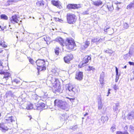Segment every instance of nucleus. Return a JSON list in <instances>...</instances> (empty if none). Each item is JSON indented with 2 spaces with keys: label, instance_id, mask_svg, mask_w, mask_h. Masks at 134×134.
<instances>
[{
  "label": "nucleus",
  "instance_id": "10",
  "mask_svg": "<svg viewBox=\"0 0 134 134\" xmlns=\"http://www.w3.org/2000/svg\"><path fill=\"white\" fill-rule=\"evenodd\" d=\"M0 74L4 75L3 79H5L6 80H8L11 76V74L9 72L6 70L3 71L2 69H0Z\"/></svg>",
  "mask_w": 134,
  "mask_h": 134
},
{
  "label": "nucleus",
  "instance_id": "32",
  "mask_svg": "<svg viewBox=\"0 0 134 134\" xmlns=\"http://www.w3.org/2000/svg\"><path fill=\"white\" fill-rule=\"evenodd\" d=\"M110 28V27L109 26H105L104 29V31L107 32L108 31L107 30Z\"/></svg>",
  "mask_w": 134,
  "mask_h": 134
},
{
  "label": "nucleus",
  "instance_id": "17",
  "mask_svg": "<svg viewBox=\"0 0 134 134\" xmlns=\"http://www.w3.org/2000/svg\"><path fill=\"white\" fill-rule=\"evenodd\" d=\"M102 3V1L100 0L96 1L93 2V4L96 6H99L101 5Z\"/></svg>",
  "mask_w": 134,
  "mask_h": 134
},
{
  "label": "nucleus",
  "instance_id": "29",
  "mask_svg": "<svg viewBox=\"0 0 134 134\" xmlns=\"http://www.w3.org/2000/svg\"><path fill=\"white\" fill-rule=\"evenodd\" d=\"M116 134H129V133L126 131L122 132L121 131H118L116 132Z\"/></svg>",
  "mask_w": 134,
  "mask_h": 134
},
{
  "label": "nucleus",
  "instance_id": "23",
  "mask_svg": "<svg viewBox=\"0 0 134 134\" xmlns=\"http://www.w3.org/2000/svg\"><path fill=\"white\" fill-rule=\"evenodd\" d=\"M95 70V68L93 66L90 65L88 66L87 68L86 69V70L88 72H90L91 71H94Z\"/></svg>",
  "mask_w": 134,
  "mask_h": 134
},
{
  "label": "nucleus",
  "instance_id": "34",
  "mask_svg": "<svg viewBox=\"0 0 134 134\" xmlns=\"http://www.w3.org/2000/svg\"><path fill=\"white\" fill-rule=\"evenodd\" d=\"M113 88L115 90H116L118 89V86L117 85L115 84L113 86Z\"/></svg>",
  "mask_w": 134,
  "mask_h": 134
},
{
  "label": "nucleus",
  "instance_id": "51",
  "mask_svg": "<svg viewBox=\"0 0 134 134\" xmlns=\"http://www.w3.org/2000/svg\"><path fill=\"white\" fill-rule=\"evenodd\" d=\"M133 74H134V71H133Z\"/></svg>",
  "mask_w": 134,
  "mask_h": 134
},
{
  "label": "nucleus",
  "instance_id": "36",
  "mask_svg": "<svg viewBox=\"0 0 134 134\" xmlns=\"http://www.w3.org/2000/svg\"><path fill=\"white\" fill-rule=\"evenodd\" d=\"M106 119V120H105V121L108 120V118L107 117L102 116V120H104V119Z\"/></svg>",
  "mask_w": 134,
  "mask_h": 134
},
{
  "label": "nucleus",
  "instance_id": "42",
  "mask_svg": "<svg viewBox=\"0 0 134 134\" xmlns=\"http://www.w3.org/2000/svg\"><path fill=\"white\" fill-rule=\"evenodd\" d=\"M2 63L1 61L0 60V67H1L2 68H3V66H2Z\"/></svg>",
  "mask_w": 134,
  "mask_h": 134
},
{
  "label": "nucleus",
  "instance_id": "3",
  "mask_svg": "<svg viewBox=\"0 0 134 134\" xmlns=\"http://www.w3.org/2000/svg\"><path fill=\"white\" fill-rule=\"evenodd\" d=\"M54 106L63 109H65L67 108V103L62 100L55 99L54 101Z\"/></svg>",
  "mask_w": 134,
  "mask_h": 134
},
{
  "label": "nucleus",
  "instance_id": "14",
  "mask_svg": "<svg viewBox=\"0 0 134 134\" xmlns=\"http://www.w3.org/2000/svg\"><path fill=\"white\" fill-rule=\"evenodd\" d=\"M90 42L89 41L86 40L84 43L83 44L81 45L80 47V49L81 51L85 50L90 45Z\"/></svg>",
  "mask_w": 134,
  "mask_h": 134
},
{
  "label": "nucleus",
  "instance_id": "48",
  "mask_svg": "<svg viewBox=\"0 0 134 134\" xmlns=\"http://www.w3.org/2000/svg\"><path fill=\"white\" fill-rule=\"evenodd\" d=\"M129 116H131V115H132V114H129L128 115Z\"/></svg>",
  "mask_w": 134,
  "mask_h": 134
},
{
  "label": "nucleus",
  "instance_id": "40",
  "mask_svg": "<svg viewBox=\"0 0 134 134\" xmlns=\"http://www.w3.org/2000/svg\"><path fill=\"white\" fill-rule=\"evenodd\" d=\"M67 98L68 99H69L71 101H73L75 99V98H69V97H67Z\"/></svg>",
  "mask_w": 134,
  "mask_h": 134
},
{
  "label": "nucleus",
  "instance_id": "20",
  "mask_svg": "<svg viewBox=\"0 0 134 134\" xmlns=\"http://www.w3.org/2000/svg\"><path fill=\"white\" fill-rule=\"evenodd\" d=\"M54 52L56 55H58L59 53L61 52L60 48L58 46H56L54 48Z\"/></svg>",
  "mask_w": 134,
  "mask_h": 134
},
{
  "label": "nucleus",
  "instance_id": "27",
  "mask_svg": "<svg viewBox=\"0 0 134 134\" xmlns=\"http://www.w3.org/2000/svg\"><path fill=\"white\" fill-rule=\"evenodd\" d=\"M33 104L31 103L27 104V105L26 108L27 109L29 110L33 108Z\"/></svg>",
  "mask_w": 134,
  "mask_h": 134
},
{
  "label": "nucleus",
  "instance_id": "13",
  "mask_svg": "<svg viewBox=\"0 0 134 134\" xmlns=\"http://www.w3.org/2000/svg\"><path fill=\"white\" fill-rule=\"evenodd\" d=\"M19 18L17 15L15 14L12 16L10 19V22L12 23H17L19 21Z\"/></svg>",
  "mask_w": 134,
  "mask_h": 134
},
{
  "label": "nucleus",
  "instance_id": "12",
  "mask_svg": "<svg viewBox=\"0 0 134 134\" xmlns=\"http://www.w3.org/2000/svg\"><path fill=\"white\" fill-rule=\"evenodd\" d=\"M83 72L82 71L76 72L75 74V78L77 80L79 81H81L83 79Z\"/></svg>",
  "mask_w": 134,
  "mask_h": 134
},
{
  "label": "nucleus",
  "instance_id": "38",
  "mask_svg": "<svg viewBox=\"0 0 134 134\" xmlns=\"http://www.w3.org/2000/svg\"><path fill=\"white\" fill-rule=\"evenodd\" d=\"M128 63L131 65H134V63L133 62H129Z\"/></svg>",
  "mask_w": 134,
  "mask_h": 134
},
{
  "label": "nucleus",
  "instance_id": "5",
  "mask_svg": "<svg viewBox=\"0 0 134 134\" xmlns=\"http://www.w3.org/2000/svg\"><path fill=\"white\" fill-rule=\"evenodd\" d=\"M36 63L38 67L37 69L38 71H44L46 69V67L44 66L45 61L44 60L38 59L36 61Z\"/></svg>",
  "mask_w": 134,
  "mask_h": 134
},
{
  "label": "nucleus",
  "instance_id": "22",
  "mask_svg": "<svg viewBox=\"0 0 134 134\" xmlns=\"http://www.w3.org/2000/svg\"><path fill=\"white\" fill-rule=\"evenodd\" d=\"M80 91L79 88L78 87L74 86L72 91L74 93H76L79 92Z\"/></svg>",
  "mask_w": 134,
  "mask_h": 134
},
{
  "label": "nucleus",
  "instance_id": "50",
  "mask_svg": "<svg viewBox=\"0 0 134 134\" xmlns=\"http://www.w3.org/2000/svg\"><path fill=\"white\" fill-rule=\"evenodd\" d=\"M125 127H126V129H127V128H128V127H127V126H125Z\"/></svg>",
  "mask_w": 134,
  "mask_h": 134
},
{
  "label": "nucleus",
  "instance_id": "9",
  "mask_svg": "<svg viewBox=\"0 0 134 134\" xmlns=\"http://www.w3.org/2000/svg\"><path fill=\"white\" fill-rule=\"evenodd\" d=\"M81 4H69L66 6V8L68 9H78L81 7Z\"/></svg>",
  "mask_w": 134,
  "mask_h": 134
},
{
  "label": "nucleus",
  "instance_id": "1",
  "mask_svg": "<svg viewBox=\"0 0 134 134\" xmlns=\"http://www.w3.org/2000/svg\"><path fill=\"white\" fill-rule=\"evenodd\" d=\"M15 121V118L13 116H6L4 122L0 123V130L2 132H5L11 129L10 125L11 124L10 123Z\"/></svg>",
  "mask_w": 134,
  "mask_h": 134
},
{
  "label": "nucleus",
  "instance_id": "21",
  "mask_svg": "<svg viewBox=\"0 0 134 134\" xmlns=\"http://www.w3.org/2000/svg\"><path fill=\"white\" fill-rule=\"evenodd\" d=\"M43 40L46 42V43L48 44V43H50L51 41V39L49 37L45 36L41 39V41H43Z\"/></svg>",
  "mask_w": 134,
  "mask_h": 134
},
{
  "label": "nucleus",
  "instance_id": "24",
  "mask_svg": "<svg viewBox=\"0 0 134 134\" xmlns=\"http://www.w3.org/2000/svg\"><path fill=\"white\" fill-rule=\"evenodd\" d=\"M0 19L3 20H7L8 19V16L5 14H2L0 15Z\"/></svg>",
  "mask_w": 134,
  "mask_h": 134
},
{
  "label": "nucleus",
  "instance_id": "46",
  "mask_svg": "<svg viewBox=\"0 0 134 134\" xmlns=\"http://www.w3.org/2000/svg\"><path fill=\"white\" fill-rule=\"evenodd\" d=\"M118 78L116 77V78L115 80V81L116 82H117V81H118Z\"/></svg>",
  "mask_w": 134,
  "mask_h": 134
},
{
  "label": "nucleus",
  "instance_id": "18",
  "mask_svg": "<svg viewBox=\"0 0 134 134\" xmlns=\"http://www.w3.org/2000/svg\"><path fill=\"white\" fill-rule=\"evenodd\" d=\"M107 6L109 11H112L113 10L114 7L112 3L110 2L107 3Z\"/></svg>",
  "mask_w": 134,
  "mask_h": 134
},
{
  "label": "nucleus",
  "instance_id": "26",
  "mask_svg": "<svg viewBox=\"0 0 134 134\" xmlns=\"http://www.w3.org/2000/svg\"><path fill=\"white\" fill-rule=\"evenodd\" d=\"M134 6V0L133 1V2H131L128 5L126 8L127 9H130L133 7Z\"/></svg>",
  "mask_w": 134,
  "mask_h": 134
},
{
  "label": "nucleus",
  "instance_id": "39",
  "mask_svg": "<svg viewBox=\"0 0 134 134\" xmlns=\"http://www.w3.org/2000/svg\"><path fill=\"white\" fill-rule=\"evenodd\" d=\"M111 130L113 132L115 131V128L114 127H112L111 128Z\"/></svg>",
  "mask_w": 134,
  "mask_h": 134
},
{
  "label": "nucleus",
  "instance_id": "7",
  "mask_svg": "<svg viewBox=\"0 0 134 134\" xmlns=\"http://www.w3.org/2000/svg\"><path fill=\"white\" fill-rule=\"evenodd\" d=\"M91 59V55H87L85 56L83 59L82 61L79 64L78 66L80 68H81L83 66L90 61Z\"/></svg>",
  "mask_w": 134,
  "mask_h": 134
},
{
  "label": "nucleus",
  "instance_id": "31",
  "mask_svg": "<svg viewBox=\"0 0 134 134\" xmlns=\"http://www.w3.org/2000/svg\"><path fill=\"white\" fill-rule=\"evenodd\" d=\"M103 106V104H102V102H100V103L99 104H98V109L99 110L101 109L102 108Z\"/></svg>",
  "mask_w": 134,
  "mask_h": 134
},
{
  "label": "nucleus",
  "instance_id": "37",
  "mask_svg": "<svg viewBox=\"0 0 134 134\" xmlns=\"http://www.w3.org/2000/svg\"><path fill=\"white\" fill-rule=\"evenodd\" d=\"M115 70L116 72V75H118V68L116 67H115Z\"/></svg>",
  "mask_w": 134,
  "mask_h": 134
},
{
  "label": "nucleus",
  "instance_id": "52",
  "mask_svg": "<svg viewBox=\"0 0 134 134\" xmlns=\"http://www.w3.org/2000/svg\"><path fill=\"white\" fill-rule=\"evenodd\" d=\"M82 119H84V118H82Z\"/></svg>",
  "mask_w": 134,
  "mask_h": 134
},
{
  "label": "nucleus",
  "instance_id": "45",
  "mask_svg": "<svg viewBox=\"0 0 134 134\" xmlns=\"http://www.w3.org/2000/svg\"><path fill=\"white\" fill-rule=\"evenodd\" d=\"M88 113H86L83 116H85L86 115H88Z\"/></svg>",
  "mask_w": 134,
  "mask_h": 134
},
{
  "label": "nucleus",
  "instance_id": "43",
  "mask_svg": "<svg viewBox=\"0 0 134 134\" xmlns=\"http://www.w3.org/2000/svg\"><path fill=\"white\" fill-rule=\"evenodd\" d=\"M110 89H109L108 90V94L107 95V96H108V94L110 93Z\"/></svg>",
  "mask_w": 134,
  "mask_h": 134
},
{
  "label": "nucleus",
  "instance_id": "6",
  "mask_svg": "<svg viewBox=\"0 0 134 134\" xmlns=\"http://www.w3.org/2000/svg\"><path fill=\"white\" fill-rule=\"evenodd\" d=\"M66 20L67 23L70 24L75 23L77 19V17L74 14L68 13L66 15Z\"/></svg>",
  "mask_w": 134,
  "mask_h": 134
},
{
  "label": "nucleus",
  "instance_id": "8",
  "mask_svg": "<svg viewBox=\"0 0 134 134\" xmlns=\"http://www.w3.org/2000/svg\"><path fill=\"white\" fill-rule=\"evenodd\" d=\"M74 58L73 55L71 53H69L66 54L63 58V60L64 62L67 64H69Z\"/></svg>",
  "mask_w": 134,
  "mask_h": 134
},
{
  "label": "nucleus",
  "instance_id": "4",
  "mask_svg": "<svg viewBox=\"0 0 134 134\" xmlns=\"http://www.w3.org/2000/svg\"><path fill=\"white\" fill-rule=\"evenodd\" d=\"M52 84L53 87V90L54 92H59L61 90V83L58 79H55L54 82H52Z\"/></svg>",
  "mask_w": 134,
  "mask_h": 134
},
{
  "label": "nucleus",
  "instance_id": "25",
  "mask_svg": "<svg viewBox=\"0 0 134 134\" xmlns=\"http://www.w3.org/2000/svg\"><path fill=\"white\" fill-rule=\"evenodd\" d=\"M36 4L37 6L40 7L44 5V1L42 0L41 1H38L36 3Z\"/></svg>",
  "mask_w": 134,
  "mask_h": 134
},
{
  "label": "nucleus",
  "instance_id": "28",
  "mask_svg": "<svg viewBox=\"0 0 134 134\" xmlns=\"http://www.w3.org/2000/svg\"><path fill=\"white\" fill-rule=\"evenodd\" d=\"M74 86V85H72L71 84L69 83L68 84V88L69 91H72Z\"/></svg>",
  "mask_w": 134,
  "mask_h": 134
},
{
  "label": "nucleus",
  "instance_id": "49",
  "mask_svg": "<svg viewBox=\"0 0 134 134\" xmlns=\"http://www.w3.org/2000/svg\"><path fill=\"white\" fill-rule=\"evenodd\" d=\"M126 65H125L124 67V68H126Z\"/></svg>",
  "mask_w": 134,
  "mask_h": 134
},
{
  "label": "nucleus",
  "instance_id": "30",
  "mask_svg": "<svg viewBox=\"0 0 134 134\" xmlns=\"http://www.w3.org/2000/svg\"><path fill=\"white\" fill-rule=\"evenodd\" d=\"M27 58L28 59L29 61L32 64H33L34 63V61L33 59L30 57H27Z\"/></svg>",
  "mask_w": 134,
  "mask_h": 134
},
{
  "label": "nucleus",
  "instance_id": "11",
  "mask_svg": "<svg viewBox=\"0 0 134 134\" xmlns=\"http://www.w3.org/2000/svg\"><path fill=\"white\" fill-rule=\"evenodd\" d=\"M51 3L53 5L59 9H61L63 8L61 2L58 1L52 0L51 1Z\"/></svg>",
  "mask_w": 134,
  "mask_h": 134
},
{
  "label": "nucleus",
  "instance_id": "47",
  "mask_svg": "<svg viewBox=\"0 0 134 134\" xmlns=\"http://www.w3.org/2000/svg\"><path fill=\"white\" fill-rule=\"evenodd\" d=\"M60 13V12H56V13L59 14Z\"/></svg>",
  "mask_w": 134,
  "mask_h": 134
},
{
  "label": "nucleus",
  "instance_id": "33",
  "mask_svg": "<svg viewBox=\"0 0 134 134\" xmlns=\"http://www.w3.org/2000/svg\"><path fill=\"white\" fill-rule=\"evenodd\" d=\"M13 82L16 84H18L20 82V81L17 79H15L13 80Z\"/></svg>",
  "mask_w": 134,
  "mask_h": 134
},
{
  "label": "nucleus",
  "instance_id": "19",
  "mask_svg": "<svg viewBox=\"0 0 134 134\" xmlns=\"http://www.w3.org/2000/svg\"><path fill=\"white\" fill-rule=\"evenodd\" d=\"M57 41L60 44L64 46V44L65 42L64 40L62 38L59 37L57 38L56 39Z\"/></svg>",
  "mask_w": 134,
  "mask_h": 134
},
{
  "label": "nucleus",
  "instance_id": "41",
  "mask_svg": "<svg viewBox=\"0 0 134 134\" xmlns=\"http://www.w3.org/2000/svg\"><path fill=\"white\" fill-rule=\"evenodd\" d=\"M121 3V2H119L118 1H117L115 3V4L116 5H117L118 4H120Z\"/></svg>",
  "mask_w": 134,
  "mask_h": 134
},
{
  "label": "nucleus",
  "instance_id": "16",
  "mask_svg": "<svg viewBox=\"0 0 134 134\" xmlns=\"http://www.w3.org/2000/svg\"><path fill=\"white\" fill-rule=\"evenodd\" d=\"M0 46L3 48H6L8 44L3 40H0Z\"/></svg>",
  "mask_w": 134,
  "mask_h": 134
},
{
  "label": "nucleus",
  "instance_id": "15",
  "mask_svg": "<svg viewBox=\"0 0 134 134\" xmlns=\"http://www.w3.org/2000/svg\"><path fill=\"white\" fill-rule=\"evenodd\" d=\"M46 105L43 103H39L37 104L36 109L37 110H42L44 109Z\"/></svg>",
  "mask_w": 134,
  "mask_h": 134
},
{
  "label": "nucleus",
  "instance_id": "44",
  "mask_svg": "<svg viewBox=\"0 0 134 134\" xmlns=\"http://www.w3.org/2000/svg\"><path fill=\"white\" fill-rule=\"evenodd\" d=\"M3 51L2 48H0V53H1Z\"/></svg>",
  "mask_w": 134,
  "mask_h": 134
},
{
  "label": "nucleus",
  "instance_id": "2",
  "mask_svg": "<svg viewBox=\"0 0 134 134\" xmlns=\"http://www.w3.org/2000/svg\"><path fill=\"white\" fill-rule=\"evenodd\" d=\"M66 43L65 44L66 48L70 51L75 50L76 45L74 40L72 38H67L66 40Z\"/></svg>",
  "mask_w": 134,
  "mask_h": 134
},
{
  "label": "nucleus",
  "instance_id": "35",
  "mask_svg": "<svg viewBox=\"0 0 134 134\" xmlns=\"http://www.w3.org/2000/svg\"><path fill=\"white\" fill-rule=\"evenodd\" d=\"M55 18L56 21H59L60 22H62L63 21V20H62L61 19H60L59 18Z\"/></svg>",
  "mask_w": 134,
  "mask_h": 134
}]
</instances>
